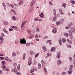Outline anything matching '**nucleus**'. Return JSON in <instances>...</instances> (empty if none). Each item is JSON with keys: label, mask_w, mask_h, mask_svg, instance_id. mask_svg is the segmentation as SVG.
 I'll return each instance as SVG.
<instances>
[{"label": "nucleus", "mask_w": 75, "mask_h": 75, "mask_svg": "<svg viewBox=\"0 0 75 75\" xmlns=\"http://www.w3.org/2000/svg\"><path fill=\"white\" fill-rule=\"evenodd\" d=\"M62 63V62L61 61V60H59L58 61H57V65H60V64H61Z\"/></svg>", "instance_id": "nucleus-12"}, {"label": "nucleus", "mask_w": 75, "mask_h": 75, "mask_svg": "<svg viewBox=\"0 0 75 75\" xmlns=\"http://www.w3.org/2000/svg\"><path fill=\"white\" fill-rule=\"evenodd\" d=\"M63 21H64V19H61V23H63Z\"/></svg>", "instance_id": "nucleus-59"}, {"label": "nucleus", "mask_w": 75, "mask_h": 75, "mask_svg": "<svg viewBox=\"0 0 75 75\" xmlns=\"http://www.w3.org/2000/svg\"><path fill=\"white\" fill-rule=\"evenodd\" d=\"M12 55L13 57H16V53L13 52L12 54Z\"/></svg>", "instance_id": "nucleus-38"}, {"label": "nucleus", "mask_w": 75, "mask_h": 75, "mask_svg": "<svg viewBox=\"0 0 75 75\" xmlns=\"http://www.w3.org/2000/svg\"><path fill=\"white\" fill-rule=\"evenodd\" d=\"M66 74V73L65 72H63L62 73V75H65Z\"/></svg>", "instance_id": "nucleus-63"}, {"label": "nucleus", "mask_w": 75, "mask_h": 75, "mask_svg": "<svg viewBox=\"0 0 75 75\" xmlns=\"http://www.w3.org/2000/svg\"><path fill=\"white\" fill-rule=\"evenodd\" d=\"M73 68V66L71 65L70 66L69 71H68L69 74H72V69Z\"/></svg>", "instance_id": "nucleus-2"}, {"label": "nucleus", "mask_w": 75, "mask_h": 75, "mask_svg": "<svg viewBox=\"0 0 75 75\" xmlns=\"http://www.w3.org/2000/svg\"><path fill=\"white\" fill-rule=\"evenodd\" d=\"M35 21H42V20L41 19H35Z\"/></svg>", "instance_id": "nucleus-17"}, {"label": "nucleus", "mask_w": 75, "mask_h": 75, "mask_svg": "<svg viewBox=\"0 0 75 75\" xmlns=\"http://www.w3.org/2000/svg\"><path fill=\"white\" fill-rule=\"evenodd\" d=\"M72 57H69V59L70 61H72Z\"/></svg>", "instance_id": "nucleus-49"}, {"label": "nucleus", "mask_w": 75, "mask_h": 75, "mask_svg": "<svg viewBox=\"0 0 75 75\" xmlns=\"http://www.w3.org/2000/svg\"><path fill=\"white\" fill-rule=\"evenodd\" d=\"M33 35H31L30 37L28 38V39H31V38H33V37H34Z\"/></svg>", "instance_id": "nucleus-27"}, {"label": "nucleus", "mask_w": 75, "mask_h": 75, "mask_svg": "<svg viewBox=\"0 0 75 75\" xmlns=\"http://www.w3.org/2000/svg\"><path fill=\"white\" fill-rule=\"evenodd\" d=\"M35 1H34V0L32 1L30 3V6L31 7H33L34 4V3H35Z\"/></svg>", "instance_id": "nucleus-5"}, {"label": "nucleus", "mask_w": 75, "mask_h": 75, "mask_svg": "<svg viewBox=\"0 0 75 75\" xmlns=\"http://www.w3.org/2000/svg\"><path fill=\"white\" fill-rule=\"evenodd\" d=\"M25 24L23 23V22H22V24L21 25V28L22 29L23 28V26H24V25Z\"/></svg>", "instance_id": "nucleus-42"}, {"label": "nucleus", "mask_w": 75, "mask_h": 75, "mask_svg": "<svg viewBox=\"0 0 75 75\" xmlns=\"http://www.w3.org/2000/svg\"><path fill=\"white\" fill-rule=\"evenodd\" d=\"M3 37H2L1 36L0 37V40L1 41H3V40H4V38H3Z\"/></svg>", "instance_id": "nucleus-33"}, {"label": "nucleus", "mask_w": 75, "mask_h": 75, "mask_svg": "<svg viewBox=\"0 0 75 75\" xmlns=\"http://www.w3.org/2000/svg\"><path fill=\"white\" fill-rule=\"evenodd\" d=\"M60 24H61V22L59 21H57L56 22V24L57 25H60Z\"/></svg>", "instance_id": "nucleus-21"}, {"label": "nucleus", "mask_w": 75, "mask_h": 75, "mask_svg": "<svg viewBox=\"0 0 75 75\" xmlns=\"http://www.w3.org/2000/svg\"><path fill=\"white\" fill-rule=\"evenodd\" d=\"M69 32V34L70 37L72 36V31H71V30H69L68 31Z\"/></svg>", "instance_id": "nucleus-6"}, {"label": "nucleus", "mask_w": 75, "mask_h": 75, "mask_svg": "<svg viewBox=\"0 0 75 75\" xmlns=\"http://www.w3.org/2000/svg\"><path fill=\"white\" fill-rule=\"evenodd\" d=\"M14 72H16V71H17V69H14Z\"/></svg>", "instance_id": "nucleus-58"}, {"label": "nucleus", "mask_w": 75, "mask_h": 75, "mask_svg": "<svg viewBox=\"0 0 75 75\" xmlns=\"http://www.w3.org/2000/svg\"><path fill=\"white\" fill-rule=\"evenodd\" d=\"M38 55H39V53H37V54H36L35 55V58H36L37 57H38Z\"/></svg>", "instance_id": "nucleus-45"}, {"label": "nucleus", "mask_w": 75, "mask_h": 75, "mask_svg": "<svg viewBox=\"0 0 75 75\" xmlns=\"http://www.w3.org/2000/svg\"><path fill=\"white\" fill-rule=\"evenodd\" d=\"M17 69H20V64H18V66Z\"/></svg>", "instance_id": "nucleus-46"}, {"label": "nucleus", "mask_w": 75, "mask_h": 75, "mask_svg": "<svg viewBox=\"0 0 75 75\" xmlns=\"http://www.w3.org/2000/svg\"><path fill=\"white\" fill-rule=\"evenodd\" d=\"M30 54L31 55H33V54H34V52H33V51L31 50L30 52Z\"/></svg>", "instance_id": "nucleus-35"}, {"label": "nucleus", "mask_w": 75, "mask_h": 75, "mask_svg": "<svg viewBox=\"0 0 75 75\" xmlns=\"http://www.w3.org/2000/svg\"><path fill=\"white\" fill-rule=\"evenodd\" d=\"M37 64V61H34V62L33 64V65H35V64Z\"/></svg>", "instance_id": "nucleus-50"}, {"label": "nucleus", "mask_w": 75, "mask_h": 75, "mask_svg": "<svg viewBox=\"0 0 75 75\" xmlns=\"http://www.w3.org/2000/svg\"><path fill=\"white\" fill-rule=\"evenodd\" d=\"M17 65V64L16 63H14L13 64V66L14 67H16V66Z\"/></svg>", "instance_id": "nucleus-64"}, {"label": "nucleus", "mask_w": 75, "mask_h": 75, "mask_svg": "<svg viewBox=\"0 0 75 75\" xmlns=\"http://www.w3.org/2000/svg\"><path fill=\"white\" fill-rule=\"evenodd\" d=\"M67 40L68 42V43L71 44L72 43V41L70 40H69V39H67Z\"/></svg>", "instance_id": "nucleus-22"}, {"label": "nucleus", "mask_w": 75, "mask_h": 75, "mask_svg": "<svg viewBox=\"0 0 75 75\" xmlns=\"http://www.w3.org/2000/svg\"><path fill=\"white\" fill-rule=\"evenodd\" d=\"M44 70H45V71L46 72V74H48V73H47V70H46V69H44Z\"/></svg>", "instance_id": "nucleus-61"}, {"label": "nucleus", "mask_w": 75, "mask_h": 75, "mask_svg": "<svg viewBox=\"0 0 75 75\" xmlns=\"http://www.w3.org/2000/svg\"><path fill=\"white\" fill-rule=\"evenodd\" d=\"M14 6H16V7H18V5L17 4H14Z\"/></svg>", "instance_id": "nucleus-60"}, {"label": "nucleus", "mask_w": 75, "mask_h": 75, "mask_svg": "<svg viewBox=\"0 0 75 75\" xmlns=\"http://www.w3.org/2000/svg\"><path fill=\"white\" fill-rule=\"evenodd\" d=\"M51 26H52V28H53V29L55 28V25L52 24V25Z\"/></svg>", "instance_id": "nucleus-41"}, {"label": "nucleus", "mask_w": 75, "mask_h": 75, "mask_svg": "<svg viewBox=\"0 0 75 75\" xmlns=\"http://www.w3.org/2000/svg\"><path fill=\"white\" fill-rule=\"evenodd\" d=\"M62 6H63V7H64V8H65V7H66V4H65V3H64L62 4Z\"/></svg>", "instance_id": "nucleus-24"}, {"label": "nucleus", "mask_w": 75, "mask_h": 75, "mask_svg": "<svg viewBox=\"0 0 75 75\" xmlns=\"http://www.w3.org/2000/svg\"><path fill=\"white\" fill-rule=\"evenodd\" d=\"M60 55H61V53H60V52H58L57 53V57L59 59V58H60V57H61Z\"/></svg>", "instance_id": "nucleus-4"}, {"label": "nucleus", "mask_w": 75, "mask_h": 75, "mask_svg": "<svg viewBox=\"0 0 75 75\" xmlns=\"http://www.w3.org/2000/svg\"><path fill=\"white\" fill-rule=\"evenodd\" d=\"M56 21V19H53L52 21H53V22L54 21Z\"/></svg>", "instance_id": "nucleus-57"}, {"label": "nucleus", "mask_w": 75, "mask_h": 75, "mask_svg": "<svg viewBox=\"0 0 75 75\" xmlns=\"http://www.w3.org/2000/svg\"><path fill=\"white\" fill-rule=\"evenodd\" d=\"M52 32H53V33H57V29L56 28L53 29V30H52Z\"/></svg>", "instance_id": "nucleus-8"}, {"label": "nucleus", "mask_w": 75, "mask_h": 75, "mask_svg": "<svg viewBox=\"0 0 75 75\" xmlns=\"http://www.w3.org/2000/svg\"><path fill=\"white\" fill-rule=\"evenodd\" d=\"M71 31L73 33H75V29L74 28H71Z\"/></svg>", "instance_id": "nucleus-13"}, {"label": "nucleus", "mask_w": 75, "mask_h": 75, "mask_svg": "<svg viewBox=\"0 0 75 75\" xmlns=\"http://www.w3.org/2000/svg\"><path fill=\"white\" fill-rule=\"evenodd\" d=\"M11 11H12L15 15H16V14H17V13H16V11H15L14 9H12L11 10Z\"/></svg>", "instance_id": "nucleus-14"}, {"label": "nucleus", "mask_w": 75, "mask_h": 75, "mask_svg": "<svg viewBox=\"0 0 75 75\" xmlns=\"http://www.w3.org/2000/svg\"><path fill=\"white\" fill-rule=\"evenodd\" d=\"M3 31H4V33H7V30H6L5 29L3 30Z\"/></svg>", "instance_id": "nucleus-47"}, {"label": "nucleus", "mask_w": 75, "mask_h": 75, "mask_svg": "<svg viewBox=\"0 0 75 75\" xmlns=\"http://www.w3.org/2000/svg\"><path fill=\"white\" fill-rule=\"evenodd\" d=\"M51 40H49L46 42V43H49V44H51Z\"/></svg>", "instance_id": "nucleus-15"}, {"label": "nucleus", "mask_w": 75, "mask_h": 75, "mask_svg": "<svg viewBox=\"0 0 75 75\" xmlns=\"http://www.w3.org/2000/svg\"><path fill=\"white\" fill-rule=\"evenodd\" d=\"M55 50V48L54 47H52L51 48V51H54Z\"/></svg>", "instance_id": "nucleus-26"}, {"label": "nucleus", "mask_w": 75, "mask_h": 75, "mask_svg": "<svg viewBox=\"0 0 75 75\" xmlns=\"http://www.w3.org/2000/svg\"><path fill=\"white\" fill-rule=\"evenodd\" d=\"M69 48H71V45H69L68 46Z\"/></svg>", "instance_id": "nucleus-62"}, {"label": "nucleus", "mask_w": 75, "mask_h": 75, "mask_svg": "<svg viewBox=\"0 0 75 75\" xmlns=\"http://www.w3.org/2000/svg\"><path fill=\"white\" fill-rule=\"evenodd\" d=\"M0 58H1V60L2 59V60H3V59H4V57H0Z\"/></svg>", "instance_id": "nucleus-53"}, {"label": "nucleus", "mask_w": 75, "mask_h": 75, "mask_svg": "<svg viewBox=\"0 0 75 75\" xmlns=\"http://www.w3.org/2000/svg\"><path fill=\"white\" fill-rule=\"evenodd\" d=\"M53 14L54 16L56 15V11L55 9L53 10Z\"/></svg>", "instance_id": "nucleus-32"}, {"label": "nucleus", "mask_w": 75, "mask_h": 75, "mask_svg": "<svg viewBox=\"0 0 75 75\" xmlns=\"http://www.w3.org/2000/svg\"><path fill=\"white\" fill-rule=\"evenodd\" d=\"M30 43H27L26 44V46H27V47H28L29 46H30Z\"/></svg>", "instance_id": "nucleus-39"}, {"label": "nucleus", "mask_w": 75, "mask_h": 75, "mask_svg": "<svg viewBox=\"0 0 75 75\" xmlns=\"http://www.w3.org/2000/svg\"><path fill=\"white\" fill-rule=\"evenodd\" d=\"M27 31L28 32V33L29 34H31V31L30 30H27Z\"/></svg>", "instance_id": "nucleus-43"}, {"label": "nucleus", "mask_w": 75, "mask_h": 75, "mask_svg": "<svg viewBox=\"0 0 75 75\" xmlns=\"http://www.w3.org/2000/svg\"><path fill=\"white\" fill-rule=\"evenodd\" d=\"M1 62L3 65H5V62L4 61H2Z\"/></svg>", "instance_id": "nucleus-52"}, {"label": "nucleus", "mask_w": 75, "mask_h": 75, "mask_svg": "<svg viewBox=\"0 0 75 75\" xmlns=\"http://www.w3.org/2000/svg\"><path fill=\"white\" fill-rule=\"evenodd\" d=\"M2 5H3L4 9L6 10V5H5V3H3Z\"/></svg>", "instance_id": "nucleus-19"}, {"label": "nucleus", "mask_w": 75, "mask_h": 75, "mask_svg": "<svg viewBox=\"0 0 75 75\" xmlns=\"http://www.w3.org/2000/svg\"><path fill=\"white\" fill-rule=\"evenodd\" d=\"M59 44H60V45H61L62 44V43H61V39H59Z\"/></svg>", "instance_id": "nucleus-28"}, {"label": "nucleus", "mask_w": 75, "mask_h": 75, "mask_svg": "<svg viewBox=\"0 0 75 75\" xmlns=\"http://www.w3.org/2000/svg\"><path fill=\"white\" fill-rule=\"evenodd\" d=\"M73 25V23L72 22H70L68 24V26H69V27L70 28V27H71V26Z\"/></svg>", "instance_id": "nucleus-11"}, {"label": "nucleus", "mask_w": 75, "mask_h": 75, "mask_svg": "<svg viewBox=\"0 0 75 75\" xmlns=\"http://www.w3.org/2000/svg\"><path fill=\"white\" fill-rule=\"evenodd\" d=\"M4 25H8V22H7V21L4 22Z\"/></svg>", "instance_id": "nucleus-30"}, {"label": "nucleus", "mask_w": 75, "mask_h": 75, "mask_svg": "<svg viewBox=\"0 0 75 75\" xmlns=\"http://www.w3.org/2000/svg\"><path fill=\"white\" fill-rule=\"evenodd\" d=\"M5 60H6V61H9V59H8V57H5Z\"/></svg>", "instance_id": "nucleus-34"}, {"label": "nucleus", "mask_w": 75, "mask_h": 75, "mask_svg": "<svg viewBox=\"0 0 75 75\" xmlns=\"http://www.w3.org/2000/svg\"><path fill=\"white\" fill-rule=\"evenodd\" d=\"M64 35H65V36L67 37H68L69 36L68 34V33H65L64 34Z\"/></svg>", "instance_id": "nucleus-44"}, {"label": "nucleus", "mask_w": 75, "mask_h": 75, "mask_svg": "<svg viewBox=\"0 0 75 75\" xmlns=\"http://www.w3.org/2000/svg\"><path fill=\"white\" fill-rule=\"evenodd\" d=\"M48 37L47 36H44L43 37V39L45 40V39H47Z\"/></svg>", "instance_id": "nucleus-25"}, {"label": "nucleus", "mask_w": 75, "mask_h": 75, "mask_svg": "<svg viewBox=\"0 0 75 75\" xmlns=\"http://www.w3.org/2000/svg\"><path fill=\"white\" fill-rule=\"evenodd\" d=\"M41 63L42 64V67H44V65H45V62H44V61L43 60H41Z\"/></svg>", "instance_id": "nucleus-10"}, {"label": "nucleus", "mask_w": 75, "mask_h": 75, "mask_svg": "<svg viewBox=\"0 0 75 75\" xmlns=\"http://www.w3.org/2000/svg\"><path fill=\"white\" fill-rule=\"evenodd\" d=\"M59 11L62 15H63V14H64V13H62V9H59Z\"/></svg>", "instance_id": "nucleus-7"}, {"label": "nucleus", "mask_w": 75, "mask_h": 75, "mask_svg": "<svg viewBox=\"0 0 75 75\" xmlns=\"http://www.w3.org/2000/svg\"><path fill=\"white\" fill-rule=\"evenodd\" d=\"M36 31L37 32V33H38L39 32V31H40V30L39 29V28H37L36 29Z\"/></svg>", "instance_id": "nucleus-37"}, {"label": "nucleus", "mask_w": 75, "mask_h": 75, "mask_svg": "<svg viewBox=\"0 0 75 75\" xmlns=\"http://www.w3.org/2000/svg\"><path fill=\"white\" fill-rule=\"evenodd\" d=\"M16 74L17 75H21V74L20 72H17Z\"/></svg>", "instance_id": "nucleus-54"}, {"label": "nucleus", "mask_w": 75, "mask_h": 75, "mask_svg": "<svg viewBox=\"0 0 75 75\" xmlns=\"http://www.w3.org/2000/svg\"><path fill=\"white\" fill-rule=\"evenodd\" d=\"M58 16H59V15H57L56 16L54 17V18H53V19H57V17H58Z\"/></svg>", "instance_id": "nucleus-29"}, {"label": "nucleus", "mask_w": 75, "mask_h": 75, "mask_svg": "<svg viewBox=\"0 0 75 75\" xmlns=\"http://www.w3.org/2000/svg\"><path fill=\"white\" fill-rule=\"evenodd\" d=\"M34 72V69H32L30 70V73H32V72Z\"/></svg>", "instance_id": "nucleus-40"}, {"label": "nucleus", "mask_w": 75, "mask_h": 75, "mask_svg": "<svg viewBox=\"0 0 75 75\" xmlns=\"http://www.w3.org/2000/svg\"><path fill=\"white\" fill-rule=\"evenodd\" d=\"M42 48L43 50H44L45 51H47V48H46V47H45V46H43L42 47Z\"/></svg>", "instance_id": "nucleus-18"}, {"label": "nucleus", "mask_w": 75, "mask_h": 75, "mask_svg": "<svg viewBox=\"0 0 75 75\" xmlns=\"http://www.w3.org/2000/svg\"><path fill=\"white\" fill-rule=\"evenodd\" d=\"M9 31H13V29L11 28H9Z\"/></svg>", "instance_id": "nucleus-51"}, {"label": "nucleus", "mask_w": 75, "mask_h": 75, "mask_svg": "<svg viewBox=\"0 0 75 75\" xmlns=\"http://www.w3.org/2000/svg\"><path fill=\"white\" fill-rule=\"evenodd\" d=\"M6 66L5 65H3L2 66V68H3V69H4V68H6Z\"/></svg>", "instance_id": "nucleus-48"}, {"label": "nucleus", "mask_w": 75, "mask_h": 75, "mask_svg": "<svg viewBox=\"0 0 75 75\" xmlns=\"http://www.w3.org/2000/svg\"><path fill=\"white\" fill-rule=\"evenodd\" d=\"M32 58L31 57L29 58V61L28 63V65H30L31 64H32V62H31V61H32Z\"/></svg>", "instance_id": "nucleus-3"}, {"label": "nucleus", "mask_w": 75, "mask_h": 75, "mask_svg": "<svg viewBox=\"0 0 75 75\" xmlns=\"http://www.w3.org/2000/svg\"><path fill=\"white\" fill-rule=\"evenodd\" d=\"M20 42L22 44H26V41L25 40L24 38H23V39H21V38H20Z\"/></svg>", "instance_id": "nucleus-1"}, {"label": "nucleus", "mask_w": 75, "mask_h": 75, "mask_svg": "<svg viewBox=\"0 0 75 75\" xmlns=\"http://www.w3.org/2000/svg\"><path fill=\"white\" fill-rule=\"evenodd\" d=\"M1 37H4L5 36V35H4V33H1Z\"/></svg>", "instance_id": "nucleus-23"}, {"label": "nucleus", "mask_w": 75, "mask_h": 75, "mask_svg": "<svg viewBox=\"0 0 75 75\" xmlns=\"http://www.w3.org/2000/svg\"><path fill=\"white\" fill-rule=\"evenodd\" d=\"M69 28H70L69 27V26L66 27V29H69Z\"/></svg>", "instance_id": "nucleus-56"}, {"label": "nucleus", "mask_w": 75, "mask_h": 75, "mask_svg": "<svg viewBox=\"0 0 75 75\" xmlns=\"http://www.w3.org/2000/svg\"><path fill=\"white\" fill-rule=\"evenodd\" d=\"M62 41L63 42H64V43L65 42V41H66V40L64 38H63L62 39Z\"/></svg>", "instance_id": "nucleus-36"}, {"label": "nucleus", "mask_w": 75, "mask_h": 75, "mask_svg": "<svg viewBox=\"0 0 75 75\" xmlns=\"http://www.w3.org/2000/svg\"><path fill=\"white\" fill-rule=\"evenodd\" d=\"M25 59V53H24L23 55V60H24Z\"/></svg>", "instance_id": "nucleus-16"}, {"label": "nucleus", "mask_w": 75, "mask_h": 75, "mask_svg": "<svg viewBox=\"0 0 75 75\" xmlns=\"http://www.w3.org/2000/svg\"><path fill=\"white\" fill-rule=\"evenodd\" d=\"M41 68V64L39 63L38 66V68L39 69H40Z\"/></svg>", "instance_id": "nucleus-20"}, {"label": "nucleus", "mask_w": 75, "mask_h": 75, "mask_svg": "<svg viewBox=\"0 0 75 75\" xmlns=\"http://www.w3.org/2000/svg\"><path fill=\"white\" fill-rule=\"evenodd\" d=\"M70 3H71L73 4H75V1H70Z\"/></svg>", "instance_id": "nucleus-31"}, {"label": "nucleus", "mask_w": 75, "mask_h": 75, "mask_svg": "<svg viewBox=\"0 0 75 75\" xmlns=\"http://www.w3.org/2000/svg\"><path fill=\"white\" fill-rule=\"evenodd\" d=\"M39 16L41 17V18H44V13H42L41 14H40L39 15Z\"/></svg>", "instance_id": "nucleus-9"}, {"label": "nucleus", "mask_w": 75, "mask_h": 75, "mask_svg": "<svg viewBox=\"0 0 75 75\" xmlns=\"http://www.w3.org/2000/svg\"><path fill=\"white\" fill-rule=\"evenodd\" d=\"M35 37L36 38H38V35H35Z\"/></svg>", "instance_id": "nucleus-55"}]
</instances>
